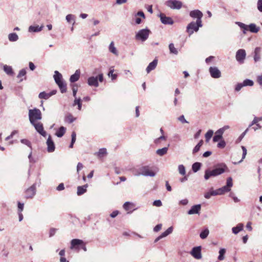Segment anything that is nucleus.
Returning a JSON list of instances; mask_svg holds the SVG:
<instances>
[{
    "mask_svg": "<svg viewBox=\"0 0 262 262\" xmlns=\"http://www.w3.org/2000/svg\"><path fill=\"white\" fill-rule=\"evenodd\" d=\"M66 121L68 122L69 123H71L73 122L75 120L76 118L73 117L72 115L71 114H68L65 118Z\"/></svg>",
    "mask_w": 262,
    "mask_h": 262,
    "instance_id": "49530a36",
    "label": "nucleus"
},
{
    "mask_svg": "<svg viewBox=\"0 0 262 262\" xmlns=\"http://www.w3.org/2000/svg\"><path fill=\"white\" fill-rule=\"evenodd\" d=\"M209 231L208 228H206L203 231H201V232L200 234V236L201 238L202 239H205L208 235H209Z\"/></svg>",
    "mask_w": 262,
    "mask_h": 262,
    "instance_id": "58836bf2",
    "label": "nucleus"
},
{
    "mask_svg": "<svg viewBox=\"0 0 262 262\" xmlns=\"http://www.w3.org/2000/svg\"><path fill=\"white\" fill-rule=\"evenodd\" d=\"M150 30L148 29H143L139 30L136 34V39L145 41L148 37Z\"/></svg>",
    "mask_w": 262,
    "mask_h": 262,
    "instance_id": "7ed1b4c3",
    "label": "nucleus"
},
{
    "mask_svg": "<svg viewBox=\"0 0 262 262\" xmlns=\"http://www.w3.org/2000/svg\"><path fill=\"white\" fill-rule=\"evenodd\" d=\"M243 228L244 224L242 223H239L236 225V226L232 228V231L234 234H237L240 231H242L243 230Z\"/></svg>",
    "mask_w": 262,
    "mask_h": 262,
    "instance_id": "393cba45",
    "label": "nucleus"
},
{
    "mask_svg": "<svg viewBox=\"0 0 262 262\" xmlns=\"http://www.w3.org/2000/svg\"><path fill=\"white\" fill-rule=\"evenodd\" d=\"M190 254L195 259H201L202 258L201 247L200 246H199L193 248L190 252Z\"/></svg>",
    "mask_w": 262,
    "mask_h": 262,
    "instance_id": "ddd939ff",
    "label": "nucleus"
},
{
    "mask_svg": "<svg viewBox=\"0 0 262 262\" xmlns=\"http://www.w3.org/2000/svg\"><path fill=\"white\" fill-rule=\"evenodd\" d=\"M57 91L55 90H52L50 93H46L45 92H42L39 93L38 97L40 99H48L52 96L56 94Z\"/></svg>",
    "mask_w": 262,
    "mask_h": 262,
    "instance_id": "dca6fc26",
    "label": "nucleus"
},
{
    "mask_svg": "<svg viewBox=\"0 0 262 262\" xmlns=\"http://www.w3.org/2000/svg\"><path fill=\"white\" fill-rule=\"evenodd\" d=\"M47 151L49 152H53L55 150V144L54 143L52 139L51 136H49L48 138L47 141Z\"/></svg>",
    "mask_w": 262,
    "mask_h": 262,
    "instance_id": "f3484780",
    "label": "nucleus"
},
{
    "mask_svg": "<svg viewBox=\"0 0 262 262\" xmlns=\"http://www.w3.org/2000/svg\"><path fill=\"white\" fill-rule=\"evenodd\" d=\"M158 63V60L157 59H154L151 62H150L147 67L146 68V71L147 73H149L150 71L154 70Z\"/></svg>",
    "mask_w": 262,
    "mask_h": 262,
    "instance_id": "5701e85b",
    "label": "nucleus"
},
{
    "mask_svg": "<svg viewBox=\"0 0 262 262\" xmlns=\"http://www.w3.org/2000/svg\"><path fill=\"white\" fill-rule=\"evenodd\" d=\"M178 120L183 123H188V121L185 119L184 115L180 116L178 118Z\"/></svg>",
    "mask_w": 262,
    "mask_h": 262,
    "instance_id": "69168bd1",
    "label": "nucleus"
},
{
    "mask_svg": "<svg viewBox=\"0 0 262 262\" xmlns=\"http://www.w3.org/2000/svg\"><path fill=\"white\" fill-rule=\"evenodd\" d=\"M226 146V143L224 140H221L218 144L217 147L219 148H224Z\"/></svg>",
    "mask_w": 262,
    "mask_h": 262,
    "instance_id": "338daca9",
    "label": "nucleus"
},
{
    "mask_svg": "<svg viewBox=\"0 0 262 262\" xmlns=\"http://www.w3.org/2000/svg\"><path fill=\"white\" fill-rule=\"evenodd\" d=\"M249 30L252 33H257L259 30V28L257 27L255 24H251L249 25Z\"/></svg>",
    "mask_w": 262,
    "mask_h": 262,
    "instance_id": "7c9ffc66",
    "label": "nucleus"
},
{
    "mask_svg": "<svg viewBox=\"0 0 262 262\" xmlns=\"http://www.w3.org/2000/svg\"><path fill=\"white\" fill-rule=\"evenodd\" d=\"M159 16L162 24L164 25H172L173 24L172 19L170 17L166 16L164 14L160 13Z\"/></svg>",
    "mask_w": 262,
    "mask_h": 262,
    "instance_id": "2eb2a0df",
    "label": "nucleus"
},
{
    "mask_svg": "<svg viewBox=\"0 0 262 262\" xmlns=\"http://www.w3.org/2000/svg\"><path fill=\"white\" fill-rule=\"evenodd\" d=\"M262 121V117H255L254 118L253 121L251 123V124L249 125V127L252 126L254 124H258V122L259 121Z\"/></svg>",
    "mask_w": 262,
    "mask_h": 262,
    "instance_id": "de8ad7c7",
    "label": "nucleus"
},
{
    "mask_svg": "<svg viewBox=\"0 0 262 262\" xmlns=\"http://www.w3.org/2000/svg\"><path fill=\"white\" fill-rule=\"evenodd\" d=\"M71 137H72V139H71V143L69 146L70 148H72L73 147V145L76 141V133L73 132L72 133Z\"/></svg>",
    "mask_w": 262,
    "mask_h": 262,
    "instance_id": "09e8293b",
    "label": "nucleus"
},
{
    "mask_svg": "<svg viewBox=\"0 0 262 262\" xmlns=\"http://www.w3.org/2000/svg\"><path fill=\"white\" fill-rule=\"evenodd\" d=\"M243 85H244V86H252L254 84V82L252 80L250 79H246L243 82Z\"/></svg>",
    "mask_w": 262,
    "mask_h": 262,
    "instance_id": "8fccbe9b",
    "label": "nucleus"
},
{
    "mask_svg": "<svg viewBox=\"0 0 262 262\" xmlns=\"http://www.w3.org/2000/svg\"><path fill=\"white\" fill-rule=\"evenodd\" d=\"M202 27V22H200V24L196 21L195 23L194 21L191 22L189 24L187 27V31L189 34V35H191L193 33L194 31L197 32L200 27Z\"/></svg>",
    "mask_w": 262,
    "mask_h": 262,
    "instance_id": "39448f33",
    "label": "nucleus"
},
{
    "mask_svg": "<svg viewBox=\"0 0 262 262\" xmlns=\"http://www.w3.org/2000/svg\"><path fill=\"white\" fill-rule=\"evenodd\" d=\"M226 253V249L225 248H221L219 251V255L218 256V259L219 260H223L224 259V255Z\"/></svg>",
    "mask_w": 262,
    "mask_h": 262,
    "instance_id": "a19ab883",
    "label": "nucleus"
},
{
    "mask_svg": "<svg viewBox=\"0 0 262 262\" xmlns=\"http://www.w3.org/2000/svg\"><path fill=\"white\" fill-rule=\"evenodd\" d=\"M54 78L55 81L56 83H58L61 81H63L62 80V75L61 74L58 72L57 71H55V74L54 75Z\"/></svg>",
    "mask_w": 262,
    "mask_h": 262,
    "instance_id": "c756f323",
    "label": "nucleus"
},
{
    "mask_svg": "<svg viewBox=\"0 0 262 262\" xmlns=\"http://www.w3.org/2000/svg\"><path fill=\"white\" fill-rule=\"evenodd\" d=\"M226 165L224 168H216L212 170L207 169L205 170L204 178L208 180L212 177H216L220 175L225 171Z\"/></svg>",
    "mask_w": 262,
    "mask_h": 262,
    "instance_id": "f03ea898",
    "label": "nucleus"
},
{
    "mask_svg": "<svg viewBox=\"0 0 262 262\" xmlns=\"http://www.w3.org/2000/svg\"><path fill=\"white\" fill-rule=\"evenodd\" d=\"M158 170H150L148 166H143L140 171L137 173V175H143L145 176L154 177Z\"/></svg>",
    "mask_w": 262,
    "mask_h": 262,
    "instance_id": "20e7f679",
    "label": "nucleus"
},
{
    "mask_svg": "<svg viewBox=\"0 0 262 262\" xmlns=\"http://www.w3.org/2000/svg\"><path fill=\"white\" fill-rule=\"evenodd\" d=\"M213 134V131L212 130L210 129L207 131V132L206 133V134L205 135L206 141L207 142H209V141L211 138Z\"/></svg>",
    "mask_w": 262,
    "mask_h": 262,
    "instance_id": "37998d69",
    "label": "nucleus"
},
{
    "mask_svg": "<svg viewBox=\"0 0 262 262\" xmlns=\"http://www.w3.org/2000/svg\"><path fill=\"white\" fill-rule=\"evenodd\" d=\"M211 76L213 78H219L221 77V72L216 67H211L209 69Z\"/></svg>",
    "mask_w": 262,
    "mask_h": 262,
    "instance_id": "9b49d317",
    "label": "nucleus"
},
{
    "mask_svg": "<svg viewBox=\"0 0 262 262\" xmlns=\"http://www.w3.org/2000/svg\"><path fill=\"white\" fill-rule=\"evenodd\" d=\"M243 83H238L236 86H235V90L236 91H239L241 90V89L244 86V85H243Z\"/></svg>",
    "mask_w": 262,
    "mask_h": 262,
    "instance_id": "774afa93",
    "label": "nucleus"
},
{
    "mask_svg": "<svg viewBox=\"0 0 262 262\" xmlns=\"http://www.w3.org/2000/svg\"><path fill=\"white\" fill-rule=\"evenodd\" d=\"M107 150L105 148H100L98 152L96 153V155L99 158H102L106 155Z\"/></svg>",
    "mask_w": 262,
    "mask_h": 262,
    "instance_id": "c85d7f7f",
    "label": "nucleus"
},
{
    "mask_svg": "<svg viewBox=\"0 0 262 262\" xmlns=\"http://www.w3.org/2000/svg\"><path fill=\"white\" fill-rule=\"evenodd\" d=\"M261 50L262 49L260 47H256L255 49L254 55V60L255 62H257L260 60Z\"/></svg>",
    "mask_w": 262,
    "mask_h": 262,
    "instance_id": "412c9836",
    "label": "nucleus"
},
{
    "mask_svg": "<svg viewBox=\"0 0 262 262\" xmlns=\"http://www.w3.org/2000/svg\"><path fill=\"white\" fill-rule=\"evenodd\" d=\"M179 173L182 174V175H185V173H186V172H185V168L184 167V166H183V165H180L179 166Z\"/></svg>",
    "mask_w": 262,
    "mask_h": 262,
    "instance_id": "603ef678",
    "label": "nucleus"
},
{
    "mask_svg": "<svg viewBox=\"0 0 262 262\" xmlns=\"http://www.w3.org/2000/svg\"><path fill=\"white\" fill-rule=\"evenodd\" d=\"M169 49L170 53L177 55L178 54V51L176 48H175L173 43H171L169 45Z\"/></svg>",
    "mask_w": 262,
    "mask_h": 262,
    "instance_id": "79ce46f5",
    "label": "nucleus"
},
{
    "mask_svg": "<svg viewBox=\"0 0 262 262\" xmlns=\"http://www.w3.org/2000/svg\"><path fill=\"white\" fill-rule=\"evenodd\" d=\"M173 231V227L172 226L169 227L165 232H163L160 236V237L162 238L166 237L170 234H171Z\"/></svg>",
    "mask_w": 262,
    "mask_h": 262,
    "instance_id": "2f4dec72",
    "label": "nucleus"
},
{
    "mask_svg": "<svg viewBox=\"0 0 262 262\" xmlns=\"http://www.w3.org/2000/svg\"><path fill=\"white\" fill-rule=\"evenodd\" d=\"M201 209V205L200 204L192 206L190 209L188 211L187 213L189 215L199 214Z\"/></svg>",
    "mask_w": 262,
    "mask_h": 262,
    "instance_id": "6ab92c4d",
    "label": "nucleus"
},
{
    "mask_svg": "<svg viewBox=\"0 0 262 262\" xmlns=\"http://www.w3.org/2000/svg\"><path fill=\"white\" fill-rule=\"evenodd\" d=\"M135 16H140L143 19L145 18V16L144 12L142 11H138L135 15Z\"/></svg>",
    "mask_w": 262,
    "mask_h": 262,
    "instance_id": "bf43d9fd",
    "label": "nucleus"
},
{
    "mask_svg": "<svg viewBox=\"0 0 262 262\" xmlns=\"http://www.w3.org/2000/svg\"><path fill=\"white\" fill-rule=\"evenodd\" d=\"M57 230L56 228H51L49 231V237L54 236Z\"/></svg>",
    "mask_w": 262,
    "mask_h": 262,
    "instance_id": "4d7b16f0",
    "label": "nucleus"
},
{
    "mask_svg": "<svg viewBox=\"0 0 262 262\" xmlns=\"http://www.w3.org/2000/svg\"><path fill=\"white\" fill-rule=\"evenodd\" d=\"M203 144V141L202 140H200L198 144L194 147L193 149V154H195L198 152L200 149V147L202 146Z\"/></svg>",
    "mask_w": 262,
    "mask_h": 262,
    "instance_id": "a18cd8bd",
    "label": "nucleus"
},
{
    "mask_svg": "<svg viewBox=\"0 0 262 262\" xmlns=\"http://www.w3.org/2000/svg\"><path fill=\"white\" fill-rule=\"evenodd\" d=\"M257 5L258 11L262 12V0H258Z\"/></svg>",
    "mask_w": 262,
    "mask_h": 262,
    "instance_id": "13d9d810",
    "label": "nucleus"
},
{
    "mask_svg": "<svg viewBox=\"0 0 262 262\" xmlns=\"http://www.w3.org/2000/svg\"><path fill=\"white\" fill-rule=\"evenodd\" d=\"M233 186L232 179L231 177H229L227 179L226 185L219 189L220 194L221 195L230 191L231 188Z\"/></svg>",
    "mask_w": 262,
    "mask_h": 262,
    "instance_id": "0eeeda50",
    "label": "nucleus"
},
{
    "mask_svg": "<svg viewBox=\"0 0 262 262\" xmlns=\"http://www.w3.org/2000/svg\"><path fill=\"white\" fill-rule=\"evenodd\" d=\"M131 203L129 202H126L123 205V208L126 210H128L130 209V205Z\"/></svg>",
    "mask_w": 262,
    "mask_h": 262,
    "instance_id": "e2e57ef3",
    "label": "nucleus"
},
{
    "mask_svg": "<svg viewBox=\"0 0 262 262\" xmlns=\"http://www.w3.org/2000/svg\"><path fill=\"white\" fill-rule=\"evenodd\" d=\"M80 71L79 70H77L75 73L72 75L70 78V81L71 82L73 83L77 81H78L80 78Z\"/></svg>",
    "mask_w": 262,
    "mask_h": 262,
    "instance_id": "4be33fe9",
    "label": "nucleus"
},
{
    "mask_svg": "<svg viewBox=\"0 0 262 262\" xmlns=\"http://www.w3.org/2000/svg\"><path fill=\"white\" fill-rule=\"evenodd\" d=\"M246 51L244 49L238 50L236 53V59L239 63H243L246 58Z\"/></svg>",
    "mask_w": 262,
    "mask_h": 262,
    "instance_id": "f8f14e48",
    "label": "nucleus"
},
{
    "mask_svg": "<svg viewBox=\"0 0 262 262\" xmlns=\"http://www.w3.org/2000/svg\"><path fill=\"white\" fill-rule=\"evenodd\" d=\"M162 224H159L158 225H157L154 228V231L156 232H157L158 231H159L161 228H162Z\"/></svg>",
    "mask_w": 262,
    "mask_h": 262,
    "instance_id": "6e6d98bb",
    "label": "nucleus"
},
{
    "mask_svg": "<svg viewBox=\"0 0 262 262\" xmlns=\"http://www.w3.org/2000/svg\"><path fill=\"white\" fill-rule=\"evenodd\" d=\"M72 88L73 96L75 98H76V93L78 91V86L76 84H73L72 85Z\"/></svg>",
    "mask_w": 262,
    "mask_h": 262,
    "instance_id": "3c124183",
    "label": "nucleus"
},
{
    "mask_svg": "<svg viewBox=\"0 0 262 262\" xmlns=\"http://www.w3.org/2000/svg\"><path fill=\"white\" fill-rule=\"evenodd\" d=\"M66 20L68 23H71L73 21V25H74L75 21V16L73 14H68L66 17Z\"/></svg>",
    "mask_w": 262,
    "mask_h": 262,
    "instance_id": "c03bdc74",
    "label": "nucleus"
},
{
    "mask_svg": "<svg viewBox=\"0 0 262 262\" xmlns=\"http://www.w3.org/2000/svg\"><path fill=\"white\" fill-rule=\"evenodd\" d=\"M108 50L109 51L114 54L116 56L118 55V52L116 49V48L115 46V44L114 41H112L109 46H108Z\"/></svg>",
    "mask_w": 262,
    "mask_h": 262,
    "instance_id": "bb28decb",
    "label": "nucleus"
},
{
    "mask_svg": "<svg viewBox=\"0 0 262 262\" xmlns=\"http://www.w3.org/2000/svg\"><path fill=\"white\" fill-rule=\"evenodd\" d=\"M24 203L20 202L18 203V212H21L24 209Z\"/></svg>",
    "mask_w": 262,
    "mask_h": 262,
    "instance_id": "680f3d73",
    "label": "nucleus"
},
{
    "mask_svg": "<svg viewBox=\"0 0 262 262\" xmlns=\"http://www.w3.org/2000/svg\"><path fill=\"white\" fill-rule=\"evenodd\" d=\"M26 74V71L25 69H21L17 75V78H19L21 77L25 76Z\"/></svg>",
    "mask_w": 262,
    "mask_h": 262,
    "instance_id": "864d4df0",
    "label": "nucleus"
},
{
    "mask_svg": "<svg viewBox=\"0 0 262 262\" xmlns=\"http://www.w3.org/2000/svg\"><path fill=\"white\" fill-rule=\"evenodd\" d=\"M35 127L36 131L40 134L41 136L46 137L47 136V133L43 130V125L40 122H34V124H32Z\"/></svg>",
    "mask_w": 262,
    "mask_h": 262,
    "instance_id": "4468645a",
    "label": "nucleus"
},
{
    "mask_svg": "<svg viewBox=\"0 0 262 262\" xmlns=\"http://www.w3.org/2000/svg\"><path fill=\"white\" fill-rule=\"evenodd\" d=\"M76 105H78V109L79 111H80L81 110V107H82V103H81V100L80 98H75L73 105L75 106Z\"/></svg>",
    "mask_w": 262,
    "mask_h": 262,
    "instance_id": "ea45409f",
    "label": "nucleus"
},
{
    "mask_svg": "<svg viewBox=\"0 0 262 262\" xmlns=\"http://www.w3.org/2000/svg\"><path fill=\"white\" fill-rule=\"evenodd\" d=\"M236 24H237L242 29H243V33L246 34V31L249 29V26H247L241 22H236Z\"/></svg>",
    "mask_w": 262,
    "mask_h": 262,
    "instance_id": "4c0bfd02",
    "label": "nucleus"
},
{
    "mask_svg": "<svg viewBox=\"0 0 262 262\" xmlns=\"http://www.w3.org/2000/svg\"><path fill=\"white\" fill-rule=\"evenodd\" d=\"M114 72V67H111L110 68L109 72L108 73V76L109 77H111L112 80L116 79L117 77V75L116 74H114L113 73Z\"/></svg>",
    "mask_w": 262,
    "mask_h": 262,
    "instance_id": "e433bc0d",
    "label": "nucleus"
},
{
    "mask_svg": "<svg viewBox=\"0 0 262 262\" xmlns=\"http://www.w3.org/2000/svg\"><path fill=\"white\" fill-rule=\"evenodd\" d=\"M88 187V185H84L82 186H78L77 187V194L78 195H81L84 193L86 191V188Z\"/></svg>",
    "mask_w": 262,
    "mask_h": 262,
    "instance_id": "cd10ccee",
    "label": "nucleus"
},
{
    "mask_svg": "<svg viewBox=\"0 0 262 262\" xmlns=\"http://www.w3.org/2000/svg\"><path fill=\"white\" fill-rule=\"evenodd\" d=\"M88 84L89 86L98 87L99 83L97 77L91 76L88 79Z\"/></svg>",
    "mask_w": 262,
    "mask_h": 262,
    "instance_id": "a211bd4d",
    "label": "nucleus"
},
{
    "mask_svg": "<svg viewBox=\"0 0 262 262\" xmlns=\"http://www.w3.org/2000/svg\"><path fill=\"white\" fill-rule=\"evenodd\" d=\"M8 39L10 41L14 42L18 39V36L15 33H11L8 35Z\"/></svg>",
    "mask_w": 262,
    "mask_h": 262,
    "instance_id": "473e14b6",
    "label": "nucleus"
},
{
    "mask_svg": "<svg viewBox=\"0 0 262 262\" xmlns=\"http://www.w3.org/2000/svg\"><path fill=\"white\" fill-rule=\"evenodd\" d=\"M169 145V144H168L166 147L157 149L156 152L157 155L160 156H162L166 154Z\"/></svg>",
    "mask_w": 262,
    "mask_h": 262,
    "instance_id": "b1692460",
    "label": "nucleus"
},
{
    "mask_svg": "<svg viewBox=\"0 0 262 262\" xmlns=\"http://www.w3.org/2000/svg\"><path fill=\"white\" fill-rule=\"evenodd\" d=\"M153 205L156 207H160L162 205V203L160 200H156L153 202Z\"/></svg>",
    "mask_w": 262,
    "mask_h": 262,
    "instance_id": "052dcab7",
    "label": "nucleus"
},
{
    "mask_svg": "<svg viewBox=\"0 0 262 262\" xmlns=\"http://www.w3.org/2000/svg\"><path fill=\"white\" fill-rule=\"evenodd\" d=\"M83 244V241L79 239H73L71 242V249L77 248V246H79Z\"/></svg>",
    "mask_w": 262,
    "mask_h": 262,
    "instance_id": "aec40b11",
    "label": "nucleus"
},
{
    "mask_svg": "<svg viewBox=\"0 0 262 262\" xmlns=\"http://www.w3.org/2000/svg\"><path fill=\"white\" fill-rule=\"evenodd\" d=\"M41 113L40 111L36 108L29 110V118L31 124H34L36 121L41 119Z\"/></svg>",
    "mask_w": 262,
    "mask_h": 262,
    "instance_id": "f257e3e1",
    "label": "nucleus"
},
{
    "mask_svg": "<svg viewBox=\"0 0 262 262\" xmlns=\"http://www.w3.org/2000/svg\"><path fill=\"white\" fill-rule=\"evenodd\" d=\"M66 132V128L63 126H61L58 130L56 132L55 135L58 137H62Z\"/></svg>",
    "mask_w": 262,
    "mask_h": 262,
    "instance_id": "f704fd0d",
    "label": "nucleus"
},
{
    "mask_svg": "<svg viewBox=\"0 0 262 262\" xmlns=\"http://www.w3.org/2000/svg\"><path fill=\"white\" fill-rule=\"evenodd\" d=\"M43 26H41L39 27L38 25L36 26H30L29 27L28 31L30 32H38L42 30Z\"/></svg>",
    "mask_w": 262,
    "mask_h": 262,
    "instance_id": "a878e982",
    "label": "nucleus"
},
{
    "mask_svg": "<svg viewBox=\"0 0 262 262\" xmlns=\"http://www.w3.org/2000/svg\"><path fill=\"white\" fill-rule=\"evenodd\" d=\"M4 71L5 72L9 75H13L14 74V72L13 71L12 68L11 66L5 65L4 66Z\"/></svg>",
    "mask_w": 262,
    "mask_h": 262,
    "instance_id": "72a5a7b5",
    "label": "nucleus"
},
{
    "mask_svg": "<svg viewBox=\"0 0 262 262\" xmlns=\"http://www.w3.org/2000/svg\"><path fill=\"white\" fill-rule=\"evenodd\" d=\"M201 165H192V168L193 172H197L201 168Z\"/></svg>",
    "mask_w": 262,
    "mask_h": 262,
    "instance_id": "5fc2aeb1",
    "label": "nucleus"
},
{
    "mask_svg": "<svg viewBox=\"0 0 262 262\" xmlns=\"http://www.w3.org/2000/svg\"><path fill=\"white\" fill-rule=\"evenodd\" d=\"M166 5L172 9H180L182 6V2L177 0H168L166 2Z\"/></svg>",
    "mask_w": 262,
    "mask_h": 262,
    "instance_id": "6e6552de",
    "label": "nucleus"
},
{
    "mask_svg": "<svg viewBox=\"0 0 262 262\" xmlns=\"http://www.w3.org/2000/svg\"><path fill=\"white\" fill-rule=\"evenodd\" d=\"M20 142L21 143L24 144L29 147H31V143L29 140L27 139H21Z\"/></svg>",
    "mask_w": 262,
    "mask_h": 262,
    "instance_id": "0e129e2a",
    "label": "nucleus"
},
{
    "mask_svg": "<svg viewBox=\"0 0 262 262\" xmlns=\"http://www.w3.org/2000/svg\"><path fill=\"white\" fill-rule=\"evenodd\" d=\"M36 194V185L34 184L31 187L28 188L25 191V198L26 199H31Z\"/></svg>",
    "mask_w": 262,
    "mask_h": 262,
    "instance_id": "9d476101",
    "label": "nucleus"
},
{
    "mask_svg": "<svg viewBox=\"0 0 262 262\" xmlns=\"http://www.w3.org/2000/svg\"><path fill=\"white\" fill-rule=\"evenodd\" d=\"M229 126L225 125L223 127L220 128L216 130L215 133V135L213 137V141L214 142H217L220 141L223 138V134L225 131L229 128Z\"/></svg>",
    "mask_w": 262,
    "mask_h": 262,
    "instance_id": "423d86ee",
    "label": "nucleus"
},
{
    "mask_svg": "<svg viewBox=\"0 0 262 262\" xmlns=\"http://www.w3.org/2000/svg\"><path fill=\"white\" fill-rule=\"evenodd\" d=\"M58 85L61 93H66L67 91V85L63 81H61L57 83Z\"/></svg>",
    "mask_w": 262,
    "mask_h": 262,
    "instance_id": "c9c22d12",
    "label": "nucleus"
},
{
    "mask_svg": "<svg viewBox=\"0 0 262 262\" xmlns=\"http://www.w3.org/2000/svg\"><path fill=\"white\" fill-rule=\"evenodd\" d=\"M190 16L193 18H196L197 23L200 24V22H202V17H203L202 12L199 10H194L190 12Z\"/></svg>",
    "mask_w": 262,
    "mask_h": 262,
    "instance_id": "1a4fd4ad",
    "label": "nucleus"
}]
</instances>
